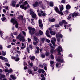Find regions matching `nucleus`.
Returning <instances> with one entry per match:
<instances>
[{"mask_svg": "<svg viewBox=\"0 0 80 80\" xmlns=\"http://www.w3.org/2000/svg\"><path fill=\"white\" fill-rule=\"evenodd\" d=\"M23 4L20 5V7L22 9H24L25 11L27 10V7H25V6L27 5H28V2L26 1L24 2L23 3Z\"/></svg>", "mask_w": 80, "mask_h": 80, "instance_id": "obj_1", "label": "nucleus"}, {"mask_svg": "<svg viewBox=\"0 0 80 80\" xmlns=\"http://www.w3.org/2000/svg\"><path fill=\"white\" fill-rule=\"evenodd\" d=\"M11 22L13 23V25H14V24H15V26L16 28H18V23H17V20L15 19H11Z\"/></svg>", "mask_w": 80, "mask_h": 80, "instance_id": "obj_2", "label": "nucleus"}, {"mask_svg": "<svg viewBox=\"0 0 80 80\" xmlns=\"http://www.w3.org/2000/svg\"><path fill=\"white\" fill-rule=\"evenodd\" d=\"M17 38L19 39L21 42H25V38H24L23 35H18L17 37Z\"/></svg>", "mask_w": 80, "mask_h": 80, "instance_id": "obj_3", "label": "nucleus"}, {"mask_svg": "<svg viewBox=\"0 0 80 80\" xmlns=\"http://www.w3.org/2000/svg\"><path fill=\"white\" fill-rule=\"evenodd\" d=\"M54 10H55L56 12H57V13L61 15H63V13L62 12L59 11L58 8L57 7H54Z\"/></svg>", "mask_w": 80, "mask_h": 80, "instance_id": "obj_4", "label": "nucleus"}, {"mask_svg": "<svg viewBox=\"0 0 80 80\" xmlns=\"http://www.w3.org/2000/svg\"><path fill=\"white\" fill-rule=\"evenodd\" d=\"M42 22L40 20L38 21V22L39 24V27L41 29H43V24L42 23Z\"/></svg>", "mask_w": 80, "mask_h": 80, "instance_id": "obj_5", "label": "nucleus"}, {"mask_svg": "<svg viewBox=\"0 0 80 80\" xmlns=\"http://www.w3.org/2000/svg\"><path fill=\"white\" fill-rule=\"evenodd\" d=\"M37 12H38V15H39V17H41L42 15V13H43V12L42 10L40 11L41 13H40V10H39V9H38V10H37Z\"/></svg>", "mask_w": 80, "mask_h": 80, "instance_id": "obj_6", "label": "nucleus"}, {"mask_svg": "<svg viewBox=\"0 0 80 80\" xmlns=\"http://www.w3.org/2000/svg\"><path fill=\"white\" fill-rule=\"evenodd\" d=\"M32 6H33L34 7H37L38 6H39L38 2L36 1L35 2V3L32 4Z\"/></svg>", "mask_w": 80, "mask_h": 80, "instance_id": "obj_7", "label": "nucleus"}, {"mask_svg": "<svg viewBox=\"0 0 80 80\" xmlns=\"http://www.w3.org/2000/svg\"><path fill=\"white\" fill-rule=\"evenodd\" d=\"M35 28H33L31 31H29V33L31 35H32V34H34L35 33Z\"/></svg>", "mask_w": 80, "mask_h": 80, "instance_id": "obj_8", "label": "nucleus"}, {"mask_svg": "<svg viewBox=\"0 0 80 80\" xmlns=\"http://www.w3.org/2000/svg\"><path fill=\"white\" fill-rule=\"evenodd\" d=\"M56 38H58V37H60V38H62L63 37V35L61 34H59V33H56Z\"/></svg>", "mask_w": 80, "mask_h": 80, "instance_id": "obj_9", "label": "nucleus"}, {"mask_svg": "<svg viewBox=\"0 0 80 80\" xmlns=\"http://www.w3.org/2000/svg\"><path fill=\"white\" fill-rule=\"evenodd\" d=\"M49 33H50V32H49L48 30L46 31V35H47V37H48L50 38L51 37V36L50 35H49Z\"/></svg>", "mask_w": 80, "mask_h": 80, "instance_id": "obj_10", "label": "nucleus"}, {"mask_svg": "<svg viewBox=\"0 0 80 80\" xmlns=\"http://www.w3.org/2000/svg\"><path fill=\"white\" fill-rule=\"evenodd\" d=\"M6 76L4 74H2V73H0V80H2V78H5Z\"/></svg>", "mask_w": 80, "mask_h": 80, "instance_id": "obj_11", "label": "nucleus"}, {"mask_svg": "<svg viewBox=\"0 0 80 80\" xmlns=\"http://www.w3.org/2000/svg\"><path fill=\"white\" fill-rule=\"evenodd\" d=\"M58 52H60L62 51V47L59 46L58 48Z\"/></svg>", "mask_w": 80, "mask_h": 80, "instance_id": "obj_12", "label": "nucleus"}, {"mask_svg": "<svg viewBox=\"0 0 80 80\" xmlns=\"http://www.w3.org/2000/svg\"><path fill=\"white\" fill-rule=\"evenodd\" d=\"M57 61L60 62V63H63L64 61H63V59H60L58 58L56 60Z\"/></svg>", "mask_w": 80, "mask_h": 80, "instance_id": "obj_13", "label": "nucleus"}, {"mask_svg": "<svg viewBox=\"0 0 80 80\" xmlns=\"http://www.w3.org/2000/svg\"><path fill=\"white\" fill-rule=\"evenodd\" d=\"M38 72L40 73H42H42H44L45 72V71L43 69H39Z\"/></svg>", "mask_w": 80, "mask_h": 80, "instance_id": "obj_14", "label": "nucleus"}, {"mask_svg": "<svg viewBox=\"0 0 80 80\" xmlns=\"http://www.w3.org/2000/svg\"><path fill=\"white\" fill-rule=\"evenodd\" d=\"M66 8L67 10H70L71 8V6L70 5L68 4L66 6Z\"/></svg>", "mask_w": 80, "mask_h": 80, "instance_id": "obj_15", "label": "nucleus"}, {"mask_svg": "<svg viewBox=\"0 0 80 80\" xmlns=\"http://www.w3.org/2000/svg\"><path fill=\"white\" fill-rule=\"evenodd\" d=\"M32 17L33 18H35V19L36 20H37V15L35 14H34L32 15Z\"/></svg>", "mask_w": 80, "mask_h": 80, "instance_id": "obj_16", "label": "nucleus"}, {"mask_svg": "<svg viewBox=\"0 0 80 80\" xmlns=\"http://www.w3.org/2000/svg\"><path fill=\"white\" fill-rule=\"evenodd\" d=\"M54 63V61H51L50 62V63L51 64V66L52 67H53L54 66V64L53 63Z\"/></svg>", "mask_w": 80, "mask_h": 80, "instance_id": "obj_17", "label": "nucleus"}, {"mask_svg": "<svg viewBox=\"0 0 80 80\" xmlns=\"http://www.w3.org/2000/svg\"><path fill=\"white\" fill-rule=\"evenodd\" d=\"M41 42L42 43H44V42H45V41L46 40V39L45 38H41Z\"/></svg>", "mask_w": 80, "mask_h": 80, "instance_id": "obj_18", "label": "nucleus"}, {"mask_svg": "<svg viewBox=\"0 0 80 80\" xmlns=\"http://www.w3.org/2000/svg\"><path fill=\"white\" fill-rule=\"evenodd\" d=\"M60 11H62L63 10V5H61L60 6Z\"/></svg>", "mask_w": 80, "mask_h": 80, "instance_id": "obj_19", "label": "nucleus"}, {"mask_svg": "<svg viewBox=\"0 0 80 80\" xmlns=\"http://www.w3.org/2000/svg\"><path fill=\"white\" fill-rule=\"evenodd\" d=\"M57 39L55 38H52V40L51 41V42H56Z\"/></svg>", "mask_w": 80, "mask_h": 80, "instance_id": "obj_20", "label": "nucleus"}, {"mask_svg": "<svg viewBox=\"0 0 80 80\" xmlns=\"http://www.w3.org/2000/svg\"><path fill=\"white\" fill-rule=\"evenodd\" d=\"M11 78L12 79V80H15L16 79V77L14 76L13 75H11L10 76Z\"/></svg>", "mask_w": 80, "mask_h": 80, "instance_id": "obj_21", "label": "nucleus"}, {"mask_svg": "<svg viewBox=\"0 0 80 80\" xmlns=\"http://www.w3.org/2000/svg\"><path fill=\"white\" fill-rule=\"evenodd\" d=\"M43 65L44 67V69L45 70H47V65L45 63H43Z\"/></svg>", "mask_w": 80, "mask_h": 80, "instance_id": "obj_22", "label": "nucleus"}, {"mask_svg": "<svg viewBox=\"0 0 80 80\" xmlns=\"http://www.w3.org/2000/svg\"><path fill=\"white\" fill-rule=\"evenodd\" d=\"M50 33L52 35H55V34H56V32H55L51 31Z\"/></svg>", "mask_w": 80, "mask_h": 80, "instance_id": "obj_23", "label": "nucleus"}, {"mask_svg": "<svg viewBox=\"0 0 80 80\" xmlns=\"http://www.w3.org/2000/svg\"><path fill=\"white\" fill-rule=\"evenodd\" d=\"M34 40H35V41H38V42L39 41V39H38V38H37V37L35 36H34Z\"/></svg>", "mask_w": 80, "mask_h": 80, "instance_id": "obj_24", "label": "nucleus"}, {"mask_svg": "<svg viewBox=\"0 0 80 80\" xmlns=\"http://www.w3.org/2000/svg\"><path fill=\"white\" fill-rule=\"evenodd\" d=\"M71 25L70 24H68V25H66V24H64V27L65 28V29H66L67 28V27H70Z\"/></svg>", "mask_w": 80, "mask_h": 80, "instance_id": "obj_25", "label": "nucleus"}, {"mask_svg": "<svg viewBox=\"0 0 80 80\" xmlns=\"http://www.w3.org/2000/svg\"><path fill=\"white\" fill-rule=\"evenodd\" d=\"M61 65L60 63H57L56 64V67H58V68H59L60 67Z\"/></svg>", "mask_w": 80, "mask_h": 80, "instance_id": "obj_26", "label": "nucleus"}, {"mask_svg": "<svg viewBox=\"0 0 80 80\" xmlns=\"http://www.w3.org/2000/svg\"><path fill=\"white\" fill-rule=\"evenodd\" d=\"M49 20L50 21V22H55V19L54 18L53 19H49Z\"/></svg>", "mask_w": 80, "mask_h": 80, "instance_id": "obj_27", "label": "nucleus"}, {"mask_svg": "<svg viewBox=\"0 0 80 80\" xmlns=\"http://www.w3.org/2000/svg\"><path fill=\"white\" fill-rule=\"evenodd\" d=\"M49 5L50 7H53V2H49Z\"/></svg>", "mask_w": 80, "mask_h": 80, "instance_id": "obj_28", "label": "nucleus"}, {"mask_svg": "<svg viewBox=\"0 0 80 80\" xmlns=\"http://www.w3.org/2000/svg\"><path fill=\"white\" fill-rule=\"evenodd\" d=\"M26 50L28 53H30V48L28 47L26 48Z\"/></svg>", "mask_w": 80, "mask_h": 80, "instance_id": "obj_29", "label": "nucleus"}, {"mask_svg": "<svg viewBox=\"0 0 80 80\" xmlns=\"http://www.w3.org/2000/svg\"><path fill=\"white\" fill-rule=\"evenodd\" d=\"M33 70L35 71V72H36V71H37V69H38V68L34 67L33 68Z\"/></svg>", "mask_w": 80, "mask_h": 80, "instance_id": "obj_30", "label": "nucleus"}, {"mask_svg": "<svg viewBox=\"0 0 80 80\" xmlns=\"http://www.w3.org/2000/svg\"><path fill=\"white\" fill-rule=\"evenodd\" d=\"M32 71L30 69L28 70V72L29 73V74H31V73H32Z\"/></svg>", "mask_w": 80, "mask_h": 80, "instance_id": "obj_31", "label": "nucleus"}, {"mask_svg": "<svg viewBox=\"0 0 80 80\" xmlns=\"http://www.w3.org/2000/svg\"><path fill=\"white\" fill-rule=\"evenodd\" d=\"M35 58V56H32L30 58V59L31 60H34Z\"/></svg>", "mask_w": 80, "mask_h": 80, "instance_id": "obj_32", "label": "nucleus"}, {"mask_svg": "<svg viewBox=\"0 0 80 80\" xmlns=\"http://www.w3.org/2000/svg\"><path fill=\"white\" fill-rule=\"evenodd\" d=\"M62 22L63 23V24L64 23V24H65V25H66V24H67V22L65 20H62Z\"/></svg>", "mask_w": 80, "mask_h": 80, "instance_id": "obj_33", "label": "nucleus"}, {"mask_svg": "<svg viewBox=\"0 0 80 80\" xmlns=\"http://www.w3.org/2000/svg\"><path fill=\"white\" fill-rule=\"evenodd\" d=\"M38 43V41H36L35 42H33V44L34 45H37V44Z\"/></svg>", "mask_w": 80, "mask_h": 80, "instance_id": "obj_34", "label": "nucleus"}, {"mask_svg": "<svg viewBox=\"0 0 80 80\" xmlns=\"http://www.w3.org/2000/svg\"><path fill=\"white\" fill-rule=\"evenodd\" d=\"M54 26L56 28H58V27H60V25L58 24H55Z\"/></svg>", "mask_w": 80, "mask_h": 80, "instance_id": "obj_35", "label": "nucleus"}, {"mask_svg": "<svg viewBox=\"0 0 80 80\" xmlns=\"http://www.w3.org/2000/svg\"><path fill=\"white\" fill-rule=\"evenodd\" d=\"M59 24V25L61 27H62V26H63V24L62 21L60 22Z\"/></svg>", "mask_w": 80, "mask_h": 80, "instance_id": "obj_36", "label": "nucleus"}, {"mask_svg": "<svg viewBox=\"0 0 80 80\" xmlns=\"http://www.w3.org/2000/svg\"><path fill=\"white\" fill-rule=\"evenodd\" d=\"M39 34L41 35H43V32H42V30H39Z\"/></svg>", "mask_w": 80, "mask_h": 80, "instance_id": "obj_37", "label": "nucleus"}, {"mask_svg": "<svg viewBox=\"0 0 80 80\" xmlns=\"http://www.w3.org/2000/svg\"><path fill=\"white\" fill-rule=\"evenodd\" d=\"M32 22V25H35V23L34 22V19H31Z\"/></svg>", "mask_w": 80, "mask_h": 80, "instance_id": "obj_38", "label": "nucleus"}, {"mask_svg": "<svg viewBox=\"0 0 80 80\" xmlns=\"http://www.w3.org/2000/svg\"><path fill=\"white\" fill-rule=\"evenodd\" d=\"M73 14H74V16H75V17H77V16H78V13L74 12L73 13Z\"/></svg>", "mask_w": 80, "mask_h": 80, "instance_id": "obj_39", "label": "nucleus"}, {"mask_svg": "<svg viewBox=\"0 0 80 80\" xmlns=\"http://www.w3.org/2000/svg\"><path fill=\"white\" fill-rule=\"evenodd\" d=\"M29 47L31 50H32V49L33 48V46H32V45L31 44L29 45Z\"/></svg>", "mask_w": 80, "mask_h": 80, "instance_id": "obj_40", "label": "nucleus"}, {"mask_svg": "<svg viewBox=\"0 0 80 80\" xmlns=\"http://www.w3.org/2000/svg\"><path fill=\"white\" fill-rule=\"evenodd\" d=\"M0 58L1 59H2V60H5V58L4 57H3L2 56H0Z\"/></svg>", "mask_w": 80, "mask_h": 80, "instance_id": "obj_41", "label": "nucleus"}, {"mask_svg": "<svg viewBox=\"0 0 80 80\" xmlns=\"http://www.w3.org/2000/svg\"><path fill=\"white\" fill-rule=\"evenodd\" d=\"M51 58L52 59V60H53V59H54V57H53V55H52V54H51Z\"/></svg>", "mask_w": 80, "mask_h": 80, "instance_id": "obj_42", "label": "nucleus"}, {"mask_svg": "<svg viewBox=\"0 0 80 80\" xmlns=\"http://www.w3.org/2000/svg\"><path fill=\"white\" fill-rule=\"evenodd\" d=\"M69 13L68 11V10H66L64 12V13L65 14H66V15H67Z\"/></svg>", "mask_w": 80, "mask_h": 80, "instance_id": "obj_43", "label": "nucleus"}, {"mask_svg": "<svg viewBox=\"0 0 80 80\" xmlns=\"http://www.w3.org/2000/svg\"><path fill=\"white\" fill-rule=\"evenodd\" d=\"M12 72V69H10L9 70H8V73H11V72Z\"/></svg>", "mask_w": 80, "mask_h": 80, "instance_id": "obj_44", "label": "nucleus"}, {"mask_svg": "<svg viewBox=\"0 0 80 80\" xmlns=\"http://www.w3.org/2000/svg\"><path fill=\"white\" fill-rule=\"evenodd\" d=\"M45 55L47 56L49 55V53L48 52H46V53H45Z\"/></svg>", "mask_w": 80, "mask_h": 80, "instance_id": "obj_45", "label": "nucleus"}, {"mask_svg": "<svg viewBox=\"0 0 80 80\" xmlns=\"http://www.w3.org/2000/svg\"><path fill=\"white\" fill-rule=\"evenodd\" d=\"M57 39L58 42L59 43L60 42V38H57Z\"/></svg>", "mask_w": 80, "mask_h": 80, "instance_id": "obj_46", "label": "nucleus"}, {"mask_svg": "<svg viewBox=\"0 0 80 80\" xmlns=\"http://www.w3.org/2000/svg\"><path fill=\"white\" fill-rule=\"evenodd\" d=\"M34 13H34V12H33V11H30V15L31 14L32 15Z\"/></svg>", "mask_w": 80, "mask_h": 80, "instance_id": "obj_47", "label": "nucleus"}, {"mask_svg": "<svg viewBox=\"0 0 80 80\" xmlns=\"http://www.w3.org/2000/svg\"><path fill=\"white\" fill-rule=\"evenodd\" d=\"M2 20L3 22H4V21H5V20H6V18H5V17H3L2 18Z\"/></svg>", "mask_w": 80, "mask_h": 80, "instance_id": "obj_48", "label": "nucleus"}, {"mask_svg": "<svg viewBox=\"0 0 80 80\" xmlns=\"http://www.w3.org/2000/svg\"><path fill=\"white\" fill-rule=\"evenodd\" d=\"M2 55H3L4 56H5V55H6V53H5V52H4V51H2Z\"/></svg>", "mask_w": 80, "mask_h": 80, "instance_id": "obj_49", "label": "nucleus"}, {"mask_svg": "<svg viewBox=\"0 0 80 80\" xmlns=\"http://www.w3.org/2000/svg\"><path fill=\"white\" fill-rule=\"evenodd\" d=\"M33 28H32V27H28V29L30 30V31H31Z\"/></svg>", "mask_w": 80, "mask_h": 80, "instance_id": "obj_50", "label": "nucleus"}, {"mask_svg": "<svg viewBox=\"0 0 80 80\" xmlns=\"http://www.w3.org/2000/svg\"><path fill=\"white\" fill-rule=\"evenodd\" d=\"M22 33L24 36H26V32H25V31H22Z\"/></svg>", "mask_w": 80, "mask_h": 80, "instance_id": "obj_51", "label": "nucleus"}, {"mask_svg": "<svg viewBox=\"0 0 80 80\" xmlns=\"http://www.w3.org/2000/svg\"><path fill=\"white\" fill-rule=\"evenodd\" d=\"M5 68H6V69H5V72H8V68H7L5 67Z\"/></svg>", "mask_w": 80, "mask_h": 80, "instance_id": "obj_52", "label": "nucleus"}, {"mask_svg": "<svg viewBox=\"0 0 80 80\" xmlns=\"http://www.w3.org/2000/svg\"><path fill=\"white\" fill-rule=\"evenodd\" d=\"M51 43H52V45L54 46V47H55V42H51Z\"/></svg>", "mask_w": 80, "mask_h": 80, "instance_id": "obj_53", "label": "nucleus"}, {"mask_svg": "<svg viewBox=\"0 0 80 80\" xmlns=\"http://www.w3.org/2000/svg\"><path fill=\"white\" fill-rule=\"evenodd\" d=\"M29 65L30 67H33V63L31 62V63H29Z\"/></svg>", "mask_w": 80, "mask_h": 80, "instance_id": "obj_54", "label": "nucleus"}, {"mask_svg": "<svg viewBox=\"0 0 80 80\" xmlns=\"http://www.w3.org/2000/svg\"><path fill=\"white\" fill-rule=\"evenodd\" d=\"M39 67H41V68H43V67H44L43 65H42V64H40L39 65Z\"/></svg>", "mask_w": 80, "mask_h": 80, "instance_id": "obj_55", "label": "nucleus"}, {"mask_svg": "<svg viewBox=\"0 0 80 80\" xmlns=\"http://www.w3.org/2000/svg\"><path fill=\"white\" fill-rule=\"evenodd\" d=\"M36 48L37 49L38 51H40V48H39V47H36Z\"/></svg>", "mask_w": 80, "mask_h": 80, "instance_id": "obj_56", "label": "nucleus"}, {"mask_svg": "<svg viewBox=\"0 0 80 80\" xmlns=\"http://www.w3.org/2000/svg\"><path fill=\"white\" fill-rule=\"evenodd\" d=\"M71 18H72V16L69 15L68 16V20H70Z\"/></svg>", "mask_w": 80, "mask_h": 80, "instance_id": "obj_57", "label": "nucleus"}, {"mask_svg": "<svg viewBox=\"0 0 80 80\" xmlns=\"http://www.w3.org/2000/svg\"><path fill=\"white\" fill-rule=\"evenodd\" d=\"M41 56L42 57V58H45V55L42 54L41 55Z\"/></svg>", "mask_w": 80, "mask_h": 80, "instance_id": "obj_58", "label": "nucleus"}, {"mask_svg": "<svg viewBox=\"0 0 80 80\" xmlns=\"http://www.w3.org/2000/svg\"><path fill=\"white\" fill-rule=\"evenodd\" d=\"M5 65H6L7 66H8V67H10V64L8 63H6L5 64Z\"/></svg>", "mask_w": 80, "mask_h": 80, "instance_id": "obj_59", "label": "nucleus"}, {"mask_svg": "<svg viewBox=\"0 0 80 80\" xmlns=\"http://www.w3.org/2000/svg\"><path fill=\"white\" fill-rule=\"evenodd\" d=\"M46 41L48 43H50V40L48 39H46Z\"/></svg>", "mask_w": 80, "mask_h": 80, "instance_id": "obj_60", "label": "nucleus"}, {"mask_svg": "<svg viewBox=\"0 0 80 80\" xmlns=\"http://www.w3.org/2000/svg\"><path fill=\"white\" fill-rule=\"evenodd\" d=\"M28 42H31V39H30L29 38H28Z\"/></svg>", "mask_w": 80, "mask_h": 80, "instance_id": "obj_61", "label": "nucleus"}, {"mask_svg": "<svg viewBox=\"0 0 80 80\" xmlns=\"http://www.w3.org/2000/svg\"><path fill=\"white\" fill-rule=\"evenodd\" d=\"M65 0H62L61 1V3H65Z\"/></svg>", "mask_w": 80, "mask_h": 80, "instance_id": "obj_62", "label": "nucleus"}, {"mask_svg": "<svg viewBox=\"0 0 80 80\" xmlns=\"http://www.w3.org/2000/svg\"><path fill=\"white\" fill-rule=\"evenodd\" d=\"M12 7H15L16 5L15 4H14V3H12Z\"/></svg>", "mask_w": 80, "mask_h": 80, "instance_id": "obj_63", "label": "nucleus"}, {"mask_svg": "<svg viewBox=\"0 0 80 80\" xmlns=\"http://www.w3.org/2000/svg\"><path fill=\"white\" fill-rule=\"evenodd\" d=\"M42 3V1H41L38 2V4H39H39Z\"/></svg>", "mask_w": 80, "mask_h": 80, "instance_id": "obj_64", "label": "nucleus"}]
</instances>
